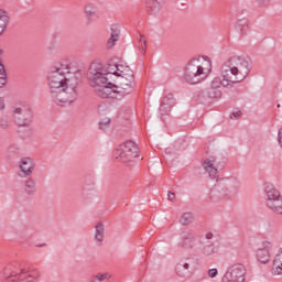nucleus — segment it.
Instances as JSON below:
<instances>
[{
  "instance_id": "f257e3e1",
  "label": "nucleus",
  "mask_w": 282,
  "mask_h": 282,
  "mask_svg": "<svg viewBox=\"0 0 282 282\" xmlns=\"http://www.w3.org/2000/svg\"><path fill=\"white\" fill-rule=\"evenodd\" d=\"M69 73V64L67 63L56 64L48 73L50 94L56 105H72L78 98L76 91L78 79L76 76L67 77Z\"/></svg>"
},
{
  "instance_id": "f03ea898",
  "label": "nucleus",
  "mask_w": 282,
  "mask_h": 282,
  "mask_svg": "<svg viewBox=\"0 0 282 282\" xmlns=\"http://www.w3.org/2000/svg\"><path fill=\"white\" fill-rule=\"evenodd\" d=\"M109 73V63L105 66L100 62H93L87 73L90 87L95 88L96 96L99 98H111L118 100V93L113 83L109 82L111 78Z\"/></svg>"
},
{
  "instance_id": "7ed1b4c3",
  "label": "nucleus",
  "mask_w": 282,
  "mask_h": 282,
  "mask_svg": "<svg viewBox=\"0 0 282 282\" xmlns=\"http://www.w3.org/2000/svg\"><path fill=\"white\" fill-rule=\"evenodd\" d=\"M252 72V58L250 56H231L221 65V78L227 80L229 85L243 83L248 75Z\"/></svg>"
},
{
  "instance_id": "20e7f679",
  "label": "nucleus",
  "mask_w": 282,
  "mask_h": 282,
  "mask_svg": "<svg viewBox=\"0 0 282 282\" xmlns=\"http://www.w3.org/2000/svg\"><path fill=\"white\" fill-rule=\"evenodd\" d=\"M108 72L111 76H128V84L124 82H115V91H117L118 100H122L124 96H129L133 91L135 85V77L131 67L124 64H117L113 61L108 62Z\"/></svg>"
},
{
  "instance_id": "39448f33",
  "label": "nucleus",
  "mask_w": 282,
  "mask_h": 282,
  "mask_svg": "<svg viewBox=\"0 0 282 282\" xmlns=\"http://www.w3.org/2000/svg\"><path fill=\"white\" fill-rule=\"evenodd\" d=\"M239 191V181L236 177L223 178L212 188L209 199L214 204L230 199Z\"/></svg>"
},
{
  "instance_id": "423d86ee",
  "label": "nucleus",
  "mask_w": 282,
  "mask_h": 282,
  "mask_svg": "<svg viewBox=\"0 0 282 282\" xmlns=\"http://www.w3.org/2000/svg\"><path fill=\"white\" fill-rule=\"evenodd\" d=\"M221 87L232 89V84L228 83L224 78L221 79V77H216L213 79L209 87L195 94L194 100L199 102V105H210V102H215V100H219V98H221Z\"/></svg>"
},
{
  "instance_id": "0eeeda50",
  "label": "nucleus",
  "mask_w": 282,
  "mask_h": 282,
  "mask_svg": "<svg viewBox=\"0 0 282 282\" xmlns=\"http://www.w3.org/2000/svg\"><path fill=\"white\" fill-rule=\"evenodd\" d=\"M4 279L11 282H39L41 273L39 270H26L19 262L9 263L3 271Z\"/></svg>"
},
{
  "instance_id": "6e6552de",
  "label": "nucleus",
  "mask_w": 282,
  "mask_h": 282,
  "mask_svg": "<svg viewBox=\"0 0 282 282\" xmlns=\"http://www.w3.org/2000/svg\"><path fill=\"white\" fill-rule=\"evenodd\" d=\"M209 70L204 67L199 57L192 58L185 67L183 80L188 85H197L208 78Z\"/></svg>"
},
{
  "instance_id": "1a4fd4ad",
  "label": "nucleus",
  "mask_w": 282,
  "mask_h": 282,
  "mask_svg": "<svg viewBox=\"0 0 282 282\" xmlns=\"http://www.w3.org/2000/svg\"><path fill=\"white\" fill-rule=\"evenodd\" d=\"M113 155L116 160L123 162V164H129L140 155V148L135 142L128 140L115 150Z\"/></svg>"
},
{
  "instance_id": "9d476101",
  "label": "nucleus",
  "mask_w": 282,
  "mask_h": 282,
  "mask_svg": "<svg viewBox=\"0 0 282 282\" xmlns=\"http://www.w3.org/2000/svg\"><path fill=\"white\" fill-rule=\"evenodd\" d=\"M13 120L18 127H30L34 120V112L28 105H17L13 107Z\"/></svg>"
},
{
  "instance_id": "9b49d317",
  "label": "nucleus",
  "mask_w": 282,
  "mask_h": 282,
  "mask_svg": "<svg viewBox=\"0 0 282 282\" xmlns=\"http://www.w3.org/2000/svg\"><path fill=\"white\" fill-rule=\"evenodd\" d=\"M265 204L273 213L282 215V196L272 185L265 187Z\"/></svg>"
},
{
  "instance_id": "f8f14e48",
  "label": "nucleus",
  "mask_w": 282,
  "mask_h": 282,
  "mask_svg": "<svg viewBox=\"0 0 282 282\" xmlns=\"http://www.w3.org/2000/svg\"><path fill=\"white\" fill-rule=\"evenodd\" d=\"M246 281V267L242 263L231 264L224 278L223 282H245Z\"/></svg>"
},
{
  "instance_id": "ddd939ff",
  "label": "nucleus",
  "mask_w": 282,
  "mask_h": 282,
  "mask_svg": "<svg viewBox=\"0 0 282 282\" xmlns=\"http://www.w3.org/2000/svg\"><path fill=\"white\" fill-rule=\"evenodd\" d=\"M192 268H195V258L193 257L183 258L177 262L175 267V272L177 276H181V279H184L188 276Z\"/></svg>"
},
{
  "instance_id": "4468645a",
  "label": "nucleus",
  "mask_w": 282,
  "mask_h": 282,
  "mask_svg": "<svg viewBox=\"0 0 282 282\" xmlns=\"http://www.w3.org/2000/svg\"><path fill=\"white\" fill-rule=\"evenodd\" d=\"M19 166V177H30L34 173V161L31 158L21 159Z\"/></svg>"
},
{
  "instance_id": "2eb2a0df",
  "label": "nucleus",
  "mask_w": 282,
  "mask_h": 282,
  "mask_svg": "<svg viewBox=\"0 0 282 282\" xmlns=\"http://www.w3.org/2000/svg\"><path fill=\"white\" fill-rule=\"evenodd\" d=\"M178 248L193 250V248H195V236L191 234V231L183 232L178 241Z\"/></svg>"
},
{
  "instance_id": "dca6fc26",
  "label": "nucleus",
  "mask_w": 282,
  "mask_h": 282,
  "mask_svg": "<svg viewBox=\"0 0 282 282\" xmlns=\"http://www.w3.org/2000/svg\"><path fill=\"white\" fill-rule=\"evenodd\" d=\"M270 248L271 242H263L262 248L257 250V259L260 263H270Z\"/></svg>"
},
{
  "instance_id": "f3484780",
  "label": "nucleus",
  "mask_w": 282,
  "mask_h": 282,
  "mask_svg": "<svg viewBox=\"0 0 282 282\" xmlns=\"http://www.w3.org/2000/svg\"><path fill=\"white\" fill-rule=\"evenodd\" d=\"M173 107H175V97H173V95H167L160 105L159 111L161 116H164L166 113H171V109H173Z\"/></svg>"
},
{
  "instance_id": "a211bd4d",
  "label": "nucleus",
  "mask_w": 282,
  "mask_h": 282,
  "mask_svg": "<svg viewBox=\"0 0 282 282\" xmlns=\"http://www.w3.org/2000/svg\"><path fill=\"white\" fill-rule=\"evenodd\" d=\"M85 18L86 20L91 23L94 21H98L100 19V14H98V7L94 3H88L85 7Z\"/></svg>"
},
{
  "instance_id": "6ab92c4d",
  "label": "nucleus",
  "mask_w": 282,
  "mask_h": 282,
  "mask_svg": "<svg viewBox=\"0 0 282 282\" xmlns=\"http://www.w3.org/2000/svg\"><path fill=\"white\" fill-rule=\"evenodd\" d=\"M235 29L240 34V36L248 35V32H250V24L248 23V19L242 18L237 20Z\"/></svg>"
},
{
  "instance_id": "aec40b11",
  "label": "nucleus",
  "mask_w": 282,
  "mask_h": 282,
  "mask_svg": "<svg viewBox=\"0 0 282 282\" xmlns=\"http://www.w3.org/2000/svg\"><path fill=\"white\" fill-rule=\"evenodd\" d=\"M203 167L206 171V173H208L212 180H217L218 171H217V167H215V161L210 159H206L203 162Z\"/></svg>"
},
{
  "instance_id": "412c9836",
  "label": "nucleus",
  "mask_w": 282,
  "mask_h": 282,
  "mask_svg": "<svg viewBox=\"0 0 282 282\" xmlns=\"http://www.w3.org/2000/svg\"><path fill=\"white\" fill-rule=\"evenodd\" d=\"M96 195V183L94 181H90L88 184L86 183L83 188V199L87 202V199H91Z\"/></svg>"
},
{
  "instance_id": "4be33fe9",
  "label": "nucleus",
  "mask_w": 282,
  "mask_h": 282,
  "mask_svg": "<svg viewBox=\"0 0 282 282\" xmlns=\"http://www.w3.org/2000/svg\"><path fill=\"white\" fill-rule=\"evenodd\" d=\"M219 248L215 247V243L207 241L202 248L200 252L204 257H213V254H217Z\"/></svg>"
},
{
  "instance_id": "5701e85b",
  "label": "nucleus",
  "mask_w": 282,
  "mask_h": 282,
  "mask_svg": "<svg viewBox=\"0 0 282 282\" xmlns=\"http://www.w3.org/2000/svg\"><path fill=\"white\" fill-rule=\"evenodd\" d=\"M25 195H34L36 194V181L32 177H29L24 181V188Z\"/></svg>"
},
{
  "instance_id": "b1692460",
  "label": "nucleus",
  "mask_w": 282,
  "mask_h": 282,
  "mask_svg": "<svg viewBox=\"0 0 282 282\" xmlns=\"http://www.w3.org/2000/svg\"><path fill=\"white\" fill-rule=\"evenodd\" d=\"M272 272L275 275L282 274V248L276 253L274 260H273V268Z\"/></svg>"
},
{
  "instance_id": "393cba45",
  "label": "nucleus",
  "mask_w": 282,
  "mask_h": 282,
  "mask_svg": "<svg viewBox=\"0 0 282 282\" xmlns=\"http://www.w3.org/2000/svg\"><path fill=\"white\" fill-rule=\"evenodd\" d=\"M95 241L97 243L105 241V225L102 223H97L95 226Z\"/></svg>"
},
{
  "instance_id": "a878e982",
  "label": "nucleus",
  "mask_w": 282,
  "mask_h": 282,
  "mask_svg": "<svg viewBox=\"0 0 282 282\" xmlns=\"http://www.w3.org/2000/svg\"><path fill=\"white\" fill-rule=\"evenodd\" d=\"M10 23V18L8 17V13L6 10L0 9V34L2 32H6V28H8V24Z\"/></svg>"
},
{
  "instance_id": "bb28decb",
  "label": "nucleus",
  "mask_w": 282,
  "mask_h": 282,
  "mask_svg": "<svg viewBox=\"0 0 282 282\" xmlns=\"http://www.w3.org/2000/svg\"><path fill=\"white\" fill-rule=\"evenodd\" d=\"M120 39V30L118 28H111L110 39L108 40V47H113L116 42Z\"/></svg>"
},
{
  "instance_id": "cd10ccee",
  "label": "nucleus",
  "mask_w": 282,
  "mask_h": 282,
  "mask_svg": "<svg viewBox=\"0 0 282 282\" xmlns=\"http://www.w3.org/2000/svg\"><path fill=\"white\" fill-rule=\"evenodd\" d=\"M193 221H195V216L191 212H185L180 218V224H182V226H188L189 224H193Z\"/></svg>"
},
{
  "instance_id": "c85d7f7f",
  "label": "nucleus",
  "mask_w": 282,
  "mask_h": 282,
  "mask_svg": "<svg viewBox=\"0 0 282 282\" xmlns=\"http://www.w3.org/2000/svg\"><path fill=\"white\" fill-rule=\"evenodd\" d=\"M145 6L151 10L152 13L160 12V8H162L159 0H147Z\"/></svg>"
},
{
  "instance_id": "c756f323",
  "label": "nucleus",
  "mask_w": 282,
  "mask_h": 282,
  "mask_svg": "<svg viewBox=\"0 0 282 282\" xmlns=\"http://www.w3.org/2000/svg\"><path fill=\"white\" fill-rule=\"evenodd\" d=\"M111 279L109 273H97L93 276L91 282H107Z\"/></svg>"
},
{
  "instance_id": "7c9ffc66",
  "label": "nucleus",
  "mask_w": 282,
  "mask_h": 282,
  "mask_svg": "<svg viewBox=\"0 0 282 282\" xmlns=\"http://www.w3.org/2000/svg\"><path fill=\"white\" fill-rule=\"evenodd\" d=\"M138 47L141 54H147V40H144L143 35H140V39L138 41Z\"/></svg>"
},
{
  "instance_id": "2f4dec72",
  "label": "nucleus",
  "mask_w": 282,
  "mask_h": 282,
  "mask_svg": "<svg viewBox=\"0 0 282 282\" xmlns=\"http://www.w3.org/2000/svg\"><path fill=\"white\" fill-rule=\"evenodd\" d=\"M109 124H111V119L104 118L99 121V129L101 131H107V129H109Z\"/></svg>"
},
{
  "instance_id": "473e14b6",
  "label": "nucleus",
  "mask_w": 282,
  "mask_h": 282,
  "mask_svg": "<svg viewBox=\"0 0 282 282\" xmlns=\"http://www.w3.org/2000/svg\"><path fill=\"white\" fill-rule=\"evenodd\" d=\"M258 8L265 9L272 6V0H254Z\"/></svg>"
},
{
  "instance_id": "72a5a7b5",
  "label": "nucleus",
  "mask_w": 282,
  "mask_h": 282,
  "mask_svg": "<svg viewBox=\"0 0 282 282\" xmlns=\"http://www.w3.org/2000/svg\"><path fill=\"white\" fill-rule=\"evenodd\" d=\"M117 80L115 83H124V85H129V76L127 75H115Z\"/></svg>"
},
{
  "instance_id": "f704fd0d",
  "label": "nucleus",
  "mask_w": 282,
  "mask_h": 282,
  "mask_svg": "<svg viewBox=\"0 0 282 282\" xmlns=\"http://www.w3.org/2000/svg\"><path fill=\"white\" fill-rule=\"evenodd\" d=\"M0 127L1 129H8V127H10V120L8 119V117H3L0 119Z\"/></svg>"
},
{
  "instance_id": "c9c22d12",
  "label": "nucleus",
  "mask_w": 282,
  "mask_h": 282,
  "mask_svg": "<svg viewBox=\"0 0 282 282\" xmlns=\"http://www.w3.org/2000/svg\"><path fill=\"white\" fill-rule=\"evenodd\" d=\"M230 118L231 120H239V118H241V110H234Z\"/></svg>"
},
{
  "instance_id": "e433bc0d",
  "label": "nucleus",
  "mask_w": 282,
  "mask_h": 282,
  "mask_svg": "<svg viewBox=\"0 0 282 282\" xmlns=\"http://www.w3.org/2000/svg\"><path fill=\"white\" fill-rule=\"evenodd\" d=\"M208 276H210V279H215V276H217V274H219V271H217V269H209L207 271Z\"/></svg>"
},
{
  "instance_id": "4c0bfd02",
  "label": "nucleus",
  "mask_w": 282,
  "mask_h": 282,
  "mask_svg": "<svg viewBox=\"0 0 282 282\" xmlns=\"http://www.w3.org/2000/svg\"><path fill=\"white\" fill-rule=\"evenodd\" d=\"M3 109H6V99L0 97V110L3 111Z\"/></svg>"
},
{
  "instance_id": "58836bf2",
  "label": "nucleus",
  "mask_w": 282,
  "mask_h": 282,
  "mask_svg": "<svg viewBox=\"0 0 282 282\" xmlns=\"http://www.w3.org/2000/svg\"><path fill=\"white\" fill-rule=\"evenodd\" d=\"M167 199H169L170 202H173V200L175 199V193L169 192V194H167Z\"/></svg>"
},
{
  "instance_id": "ea45409f",
  "label": "nucleus",
  "mask_w": 282,
  "mask_h": 282,
  "mask_svg": "<svg viewBox=\"0 0 282 282\" xmlns=\"http://www.w3.org/2000/svg\"><path fill=\"white\" fill-rule=\"evenodd\" d=\"M278 140H279V143H280V147L282 148V129L278 133Z\"/></svg>"
},
{
  "instance_id": "a19ab883",
  "label": "nucleus",
  "mask_w": 282,
  "mask_h": 282,
  "mask_svg": "<svg viewBox=\"0 0 282 282\" xmlns=\"http://www.w3.org/2000/svg\"><path fill=\"white\" fill-rule=\"evenodd\" d=\"M213 237H214L213 232H207L205 235V239H207L208 241H210V239H213Z\"/></svg>"
},
{
  "instance_id": "79ce46f5",
  "label": "nucleus",
  "mask_w": 282,
  "mask_h": 282,
  "mask_svg": "<svg viewBox=\"0 0 282 282\" xmlns=\"http://www.w3.org/2000/svg\"><path fill=\"white\" fill-rule=\"evenodd\" d=\"M278 107H281V105L278 104Z\"/></svg>"
}]
</instances>
